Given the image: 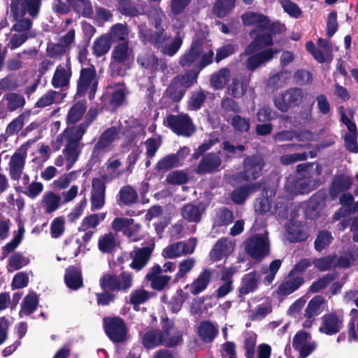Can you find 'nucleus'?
I'll return each instance as SVG.
<instances>
[{
  "instance_id": "a18cd8bd",
  "label": "nucleus",
  "mask_w": 358,
  "mask_h": 358,
  "mask_svg": "<svg viewBox=\"0 0 358 358\" xmlns=\"http://www.w3.org/2000/svg\"><path fill=\"white\" fill-rule=\"evenodd\" d=\"M128 29L125 24L117 23L113 25L108 32L106 34L110 41L115 42L124 41L128 36Z\"/></svg>"
},
{
  "instance_id": "dca6fc26",
  "label": "nucleus",
  "mask_w": 358,
  "mask_h": 358,
  "mask_svg": "<svg viewBox=\"0 0 358 358\" xmlns=\"http://www.w3.org/2000/svg\"><path fill=\"white\" fill-rule=\"evenodd\" d=\"M197 241L194 238H189L187 241H180L171 244L162 251L164 258L174 259L187 254L194 252Z\"/></svg>"
},
{
  "instance_id": "39448f33",
  "label": "nucleus",
  "mask_w": 358,
  "mask_h": 358,
  "mask_svg": "<svg viewBox=\"0 0 358 358\" xmlns=\"http://www.w3.org/2000/svg\"><path fill=\"white\" fill-rule=\"evenodd\" d=\"M31 145V142L28 141L17 148L10 156H7L8 161L6 171L10 178L24 186H27L30 181V177L24 172V169Z\"/></svg>"
},
{
  "instance_id": "20e7f679",
  "label": "nucleus",
  "mask_w": 358,
  "mask_h": 358,
  "mask_svg": "<svg viewBox=\"0 0 358 358\" xmlns=\"http://www.w3.org/2000/svg\"><path fill=\"white\" fill-rule=\"evenodd\" d=\"M213 51L211 45L203 39L195 38L189 49L180 58L179 64L183 68H192L198 73L213 62Z\"/></svg>"
},
{
  "instance_id": "774afa93",
  "label": "nucleus",
  "mask_w": 358,
  "mask_h": 358,
  "mask_svg": "<svg viewBox=\"0 0 358 358\" xmlns=\"http://www.w3.org/2000/svg\"><path fill=\"white\" fill-rule=\"evenodd\" d=\"M188 294L185 293L182 289L176 292L175 295L171 299L169 303L170 308L173 313H178L181 309L182 303L187 299Z\"/></svg>"
},
{
  "instance_id": "c03bdc74",
  "label": "nucleus",
  "mask_w": 358,
  "mask_h": 358,
  "mask_svg": "<svg viewBox=\"0 0 358 358\" xmlns=\"http://www.w3.org/2000/svg\"><path fill=\"white\" fill-rule=\"evenodd\" d=\"M259 189V183H255L251 185L241 187L233 192L231 194V199L233 201L236 203H242L245 200L248 194L256 192Z\"/></svg>"
},
{
  "instance_id": "052dcab7",
  "label": "nucleus",
  "mask_w": 358,
  "mask_h": 358,
  "mask_svg": "<svg viewBox=\"0 0 358 358\" xmlns=\"http://www.w3.org/2000/svg\"><path fill=\"white\" fill-rule=\"evenodd\" d=\"M178 156L175 155H169L161 159L156 165V169L159 171L165 172L168 170L177 166L178 164Z\"/></svg>"
},
{
  "instance_id": "de8ad7c7",
  "label": "nucleus",
  "mask_w": 358,
  "mask_h": 358,
  "mask_svg": "<svg viewBox=\"0 0 358 358\" xmlns=\"http://www.w3.org/2000/svg\"><path fill=\"white\" fill-rule=\"evenodd\" d=\"M22 86L19 76L15 74H8L0 80V90L13 92Z\"/></svg>"
},
{
  "instance_id": "0eeeda50",
  "label": "nucleus",
  "mask_w": 358,
  "mask_h": 358,
  "mask_svg": "<svg viewBox=\"0 0 358 358\" xmlns=\"http://www.w3.org/2000/svg\"><path fill=\"white\" fill-rule=\"evenodd\" d=\"M173 334V338H169L162 335L159 330H154L147 332L143 338V343L147 348H154L160 344L168 347H172L178 345L182 340V334L180 331L170 327L166 329V336Z\"/></svg>"
},
{
  "instance_id": "ea45409f",
  "label": "nucleus",
  "mask_w": 358,
  "mask_h": 358,
  "mask_svg": "<svg viewBox=\"0 0 358 358\" xmlns=\"http://www.w3.org/2000/svg\"><path fill=\"white\" fill-rule=\"evenodd\" d=\"M65 282L68 287L77 289L82 287L83 280L80 270L75 267L66 268L65 273Z\"/></svg>"
},
{
  "instance_id": "f3484780",
  "label": "nucleus",
  "mask_w": 358,
  "mask_h": 358,
  "mask_svg": "<svg viewBox=\"0 0 358 358\" xmlns=\"http://www.w3.org/2000/svg\"><path fill=\"white\" fill-rule=\"evenodd\" d=\"M343 327V315L341 312L326 314L321 319L319 331L327 335H334Z\"/></svg>"
},
{
  "instance_id": "3c124183",
  "label": "nucleus",
  "mask_w": 358,
  "mask_h": 358,
  "mask_svg": "<svg viewBox=\"0 0 358 358\" xmlns=\"http://www.w3.org/2000/svg\"><path fill=\"white\" fill-rule=\"evenodd\" d=\"M87 106L85 101H78L69 110L67 115V120L70 123H76L80 120Z\"/></svg>"
},
{
  "instance_id": "5fc2aeb1",
  "label": "nucleus",
  "mask_w": 358,
  "mask_h": 358,
  "mask_svg": "<svg viewBox=\"0 0 358 358\" xmlns=\"http://www.w3.org/2000/svg\"><path fill=\"white\" fill-rule=\"evenodd\" d=\"M133 219L124 217H116L111 223L112 229L118 232L123 231L125 236H131V229L129 227L133 224Z\"/></svg>"
},
{
  "instance_id": "bb28decb",
  "label": "nucleus",
  "mask_w": 358,
  "mask_h": 358,
  "mask_svg": "<svg viewBox=\"0 0 358 358\" xmlns=\"http://www.w3.org/2000/svg\"><path fill=\"white\" fill-rule=\"evenodd\" d=\"M62 197L52 191H48L42 196L40 207L47 214L56 211L62 204Z\"/></svg>"
},
{
  "instance_id": "e433bc0d",
  "label": "nucleus",
  "mask_w": 358,
  "mask_h": 358,
  "mask_svg": "<svg viewBox=\"0 0 358 358\" xmlns=\"http://www.w3.org/2000/svg\"><path fill=\"white\" fill-rule=\"evenodd\" d=\"M325 307V299L321 296L313 297L305 309V317L310 319L320 315Z\"/></svg>"
},
{
  "instance_id": "680f3d73",
  "label": "nucleus",
  "mask_w": 358,
  "mask_h": 358,
  "mask_svg": "<svg viewBox=\"0 0 358 358\" xmlns=\"http://www.w3.org/2000/svg\"><path fill=\"white\" fill-rule=\"evenodd\" d=\"M18 185L15 188L16 190L20 191L22 188L27 187V191L24 192V193L31 199L36 198L41 194L44 188L43 185L40 182H29L27 186H24L21 183Z\"/></svg>"
},
{
  "instance_id": "c9c22d12",
  "label": "nucleus",
  "mask_w": 358,
  "mask_h": 358,
  "mask_svg": "<svg viewBox=\"0 0 358 358\" xmlns=\"http://www.w3.org/2000/svg\"><path fill=\"white\" fill-rule=\"evenodd\" d=\"M117 245V239L112 232L101 236L98 241V248L103 253L113 252Z\"/></svg>"
},
{
  "instance_id": "6e6552de",
  "label": "nucleus",
  "mask_w": 358,
  "mask_h": 358,
  "mask_svg": "<svg viewBox=\"0 0 358 358\" xmlns=\"http://www.w3.org/2000/svg\"><path fill=\"white\" fill-rule=\"evenodd\" d=\"M98 80L94 66L83 68L77 83L76 96H83L88 94L90 99H94L97 90Z\"/></svg>"
},
{
  "instance_id": "0e129e2a",
  "label": "nucleus",
  "mask_w": 358,
  "mask_h": 358,
  "mask_svg": "<svg viewBox=\"0 0 358 358\" xmlns=\"http://www.w3.org/2000/svg\"><path fill=\"white\" fill-rule=\"evenodd\" d=\"M333 237L327 231H320L315 241V248L320 252L326 248L331 243Z\"/></svg>"
},
{
  "instance_id": "473e14b6",
  "label": "nucleus",
  "mask_w": 358,
  "mask_h": 358,
  "mask_svg": "<svg viewBox=\"0 0 358 358\" xmlns=\"http://www.w3.org/2000/svg\"><path fill=\"white\" fill-rule=\"evenodd\" d=\"M152 253V250L149 248H137L131 253L132 262L130 266L132 268L137 271L143 268L148 263Z\"/></svg>"
},
{
  "instance_id": "2f4dec72",
  "label": "nucleus",
  "mask_w": 358,
  "mask_h": 358,
  "mask_svg": "<svg viewBox=\"0 0 358 358\" xmlns=\"http://www.w3.org/2000/svg\"><path fill=\"white\" fill-rule=\"evenodd\" d=\"M210 278L211 273L208 270H204L192 283L187 285L185 289H188L193 295H197L206 289Z\"/></svg>"
},
{
  "instance_id": "7ed1b4c3",
  "label": "nucleus",
  "mask_w": 358,
  "mask_h": 358,
  "mask_svg": "<svg viewBox=\"0 0 358 358\" xmlns=\"http://www.w3.org/2000/svg\"><path fill=\"white\" fill-rule=\"evenodd\" d=\"M87 126V124H80L76 127H68L57 136V141L65 142L66 145L62 155L55 159V164L57 166H64L66 170H69L73 166L81 153L83 145L80 141Z\"/></svg>"
},
{
  "instance_id": "603ef678",
  "label": "nucleus",
  "mask_w": 358,
  "mask_h": 358,
  "mask_svg": "<svg viewBox=\"0 0 358 358\" xmlns=\"http://www.w3.org/2000/svg\"><path fill=\"white\" fill-rule=\"evenodd\" d=\"M29 263V259L17 252L10 256L8 259V271L13 272L19 270Z\"/></svg>"
},
{
  "instance_id": "4be33fe9",
  "label": "nucleus",
  "mask_w": 358,
  "mask_h": 358,
  "mask_svg": "<svg viewBox=\"0 0 358 358\" xmlns=\"http://www.w3.org/2000/svg\"><path fill=\"white\" fill-rule=\"evenodd\" d=\"M293 347L299 352L300 357H308L315 348V343L310 335L306 332H298L293 339Z\"/></svg>"
},
{
  "instance_id": "aec40b11",
  "label": "nucleus",
  "mask_w": 358,
  "mask_h": 358,
  "mask_svg": "<svg viewBox=\"0 0 358 358\" xmlns=\"http://www.w3.org/2000/svg\"><path fill=\"white\" fill-rule=\"evenodd\" d=\"M318 48H316L312 41H308L306 44V50L320 63L331 59L332 49L327 41L319 38L317 41Z\"/></svg>"
},
{
  "instance_id": "72a5a7b5",
  "label": "nucleus",
  "mask_w": 358,
  "mask_h": 358,
  "mask_svg": "<svg viewBox=\"0 0 358 358\" xmlns=\"http://www.w3.org/2000/svg\"><path fill=\"white\" fill-rule=\"evenodd\" d=\"M204 209L198 205L188 203L180 210L181 216L189 222L198 223L201 221Z\"/></svg>"
},
{
  "instance_id": "09e8293b",
  "label": "nucleus",
  "mask_w": 358,
  "mask_h": 358,
  "mask_svg": "<svg viewBox=\"0 0 358 358\" xmlns=\"http://www.w3.org/2000/svg\"><path fill=\"white\" fill-rule=\"evenodd\" d=\"M63 98L64 95L62 93L50 90L38 99L36 105L39 108L46 107L52 103L60 102Z\"/></svg>"
},
{
  "instance_id": "423d86ee",
  "label": "nucleus",
  "mask_w": 358,
  "mask_h": 358,
  "mask_svg": "<svg viewBox=\"0 0 358 358\" xmlns=\"http://www.w3.org/2000/svg\"><path fill=\"white\" fill-rule=\"evenodd\" d=\"M143 133V128L139 125L120 126L117 128L112 127L106 129L100 136L98 142L95 144L94 152H99L101 151L108 152L110 150L112 143L119 138V134L125 136L128 141H131L138 135Z\"/></svg>"
},
{
  "instance_id": "338daca9",
  "label": "nucleus",
  "mask_w": 358,
  "mask_h": 358,
  "mask_svg": "<svg viewBox=\"0 0 358 358\" xmlns=\"http://www.w3.org/2000/svg\"><path fill=\"white\" fill-rule=\"evenodd\" d=\"M230 122L234 129L240 132H247L250 127V119L239 115L233 116Z\"/></svg>"
},
{
  "instance_id": "1a4fd4ad",
  "label": "nucleus",
  "mask_w": 358,
  "mask_h": 358,
  "mask_svg": "<svg viewBox=\"0 0 358 358\" xmlns=\"http://www.w3.org/2000/svg\"><path fill=\"white\" fill-rule=\"evenodd\" d=\"M299 206L291 204L288 208L289 222L286 224V238L290 242H299L305 241L308 235L305 231L304 226L296 220L299 215Z\"/></svg>"
},
{
  "instance_id": "e2e57ef3",
  "label": "nucleus",
  "mask_w": 358,
  "mask_h": 358,
  "mask_svg": "<svg viewBox=\"0 0 358 358\" xmlns=\"http://www.w3.org/2000/svg\"><path fill=\"white\" fill-rule=\"evenodd\" d=\"M230 76V71L227 69H222L211 76V84L216 89L224 87Z\"/></svg>"
},
{
  "instance_id": "bf43d9fd",
  "label": "nucleus",
  "mask_w": 358,
  "mask_h": 358,
  "mask_svg": "<svg viewBox=\"0 0 358 358\" xmlns=\"http://www.w3.org/2000/svg\"><path fill=\"white\" fill-rule=\"evenodd\" d=\"M336 267L347 268L358 260V250H354L351 252L344 253L339 257H334Z\"/></svg>"
},
{
  "instance_id": "f8f14e48",
  "label": "nucleus",
  "mask_w": 358,
  "mask_h": 358,
  "mask_svg": "<svg viewBox=\"0 0 358 358\" xmlns=\"http://www.w3.org/2000/svg\"><path fill=\"white\" fill-rule=\"evenodd\" d=\"M164 122L176 134L189 137L195 131L194 125L187 114L169 115Z\"/></svg>"
},
{
  "instance_id": "69168bd1",
  "label": "nucleus",
  "mask_w": 358,
  "mask_h": 358,
  "mask_svg": "<svg viewBox=\"0 0 358 358\" xmlns=\"http://www.w3.org/2000/svg\"><path fill=\"white\" fill-rule=\"evenodd\" d=\"M195 259L194 258H187L181 261L178 264V271L176 274L175 280L184 278L194 266Z\"/></svg>"
},
{
  "instance_id": "f257e3e1",
  "label": "nucleus",
  "mask_w": 358,
  "mask_h": 358,
  "mask_svg": "<svg viewBox=\"0 0 358 358\" xmlns=\"http://www.w3.org/2000/svg\"><path fill=\"white\" fill-rule=\"evenodd\" d=\"M241 18L244 24L255 25L249 34L252 41L241 55V57H248L245 66L252 71L270 62L280 52L278 49L267 48L273 45L272 34L283 30L285 27L280 23L271 24L266 16L252 12L243 14Z\"/></svg>"
},
{
  "instance_id": "393cba45",
  "label": "nucleus",
  "mask_w": 358,
  "mask_h": 358,
  "mask_svg": "<svg viewBox=\"0 0 358 358\" xmlns=\"http://www.w3.org/2000/svg\"><path fill=\"white\" fill-rule=\"evenodd\" d=\"M234 249V243L232 241L222 238L220 239L210 252V257L214 262L219 261L231 254Z\"/></svg>"
},
{
  "instance_id": "a19ab883",
  "label": "nucleus",
  "mask_w": 358,
  "mask_h": 358,
  "mask_svg": "<svg viewBox=\"0 0 358 358\" xmlns=\"http://www.w3.org/2000/svg\"><path fill=\"white\" fill-rule=\"evenodd\" d=\"M217 333V327L209 322H202L198 327V334L204 342H211Z\"/></svg>"
},
{
  "instance_id": "f704fd0d",
  "label": "nucleus",
  "mask_w": 358,
  "mask_h": 358,
  "mask_svg": "<svg viewBox=\"0 0 358 358\" xmlns=\"http://www.w3.org/2000/svg\"><path fill=\"white\" fill-rule=\"evenodd\" d=\"M298 174H303L308 179L319 180L322 172V167L317 163H304L297 165Z\"/></svg>"
},
{
  "instance_id": "58836bf2",
  "label": "nucleus",
  "mask_w": 358,
  "mask_h": 358,
  "mask_svg": "<svg viewBox=\"0 0 358 358\" xmlns=\"http://www.w3.org/2000/svg\"><path fill=\"white\" fill-rule=\"evenodd\" d=\"M38 299L34 292H29L22 300L21 309L19 313L20 317L29 315L33 313L38 306Z\"/></svg>"
},
{
  "instance_id": "4c0bfd02",
  "label": "nucleus",
  "mask_w": 358,
  "mask_h": 358,
  "mask_svg": "<svg viewBox=\"0 0 358 358\" xmlns=\"http://www.w3.org/2000/svg\"><path fill=\"white\" fill-rule=\"evenodd\" d=\"M260 276L256 272H252L245 275L242 279L239 289L240 294H248L254 292L257 288Z\"/></svg>"
},
{
  "instance_id": "6ab92c4d",
  "label": "nucleus",
  "mask_w": 358,
  "mask_h": 358,
  "mask_svg": "<svg viewBox=\"0 0 358 358\" xmlns=\"http://www.w3.org/2000/svg\"><path fill=\"white\" fill-rule=\"evenodd\" d=\"M105 331L108 336L114 342L122 341L126 336V327L124 321L119 317L104 319Z\"/></svg>"
},
{
  "instance_id": "79ce46f5",
  "label": "nucleus",
  "mask_w": 358,
  "mask_h": 358,
  "mask_svg": "<svg viewBox=\"0 0 358 358\" xmlns=\"http://www.w3.org/2000/svg\"><path fill=\"white\" fill-rule=\"evenodd\" d=\"M248 83V80L243 76L236 78L229 87V94L235 98L241 97L245 93Z\"/></svg>"
},
{
  "instance_id": "5701e85b",
  "label": "nucleus",
  "mask_w": 358,
  "mask_h": 358,
  "mask_svg": "<svg viewBox=\"0 0 358 358\" xmlns=\"http://www.w3.org/2000/svg\"><path fill=\"white\" fill-rule=\"evenodd\" d=\"M146 278L151 282L152 287L157 290L163 289L171 279V276L162 274V268L158 264L150 269Z\"/></svg>"
},
{
  "instance_id": "7c9ffc66",
  "label": "nucleus",
  "mask_w": 358,
  "mask_h": 358,
  "mask_svg": "<svg viewBox=\"0 0 358 358\" xmlns=\"http://www.w3.org/2000/svg\"><path fill=\"white\" fill-rule=\"evenodd\" d=\"M352 185V179L348 176L341 174L334 177L329 189L332 197L337 196L340 193L349 189Z\"/></svg>"
},
{
  "instance_id": "13d9d810",
  "label": "nucleus",
  "mask_w": 358,
  "mask_h": 358,
  "mask_svg": "<svg viewBox=\"0 0 358 358\" xmlns=\"http://www.w3.org/2000/svg\"><path fill=\"white\" fill-rule=\"evenodd\" d=\"M236 0H217L215 3L213 12L220 17L226 16L234 8Z\"/></svg>"
},
{
  "instance_id": "9d476101",
  "label": "nucleus",
  "mask_w": 358,
  "mask_h": 358,
  "mask_svg": "<svg viewBox=\"0 0 358 358\" xmlns=\"http://www.w3.org/2000/svg\"><path fill=\"white\" fill-rule=\"evenodd\" d=\"M268 192L263 193L262 196L258 198L255 203V211L259 213H277L279 218L288 217L289 206L285 204V198H278L275 204L273 206L270 198L268 196Z\"/></svg>"
},
{
  "instance_id": "b1692460",
  "label": "nucleus",
  "mask_w": 358,
  "mask_h": 358,
  "mask_svg": "<svg viewBox=\"0 0 358 358\" xmlns=\"http://www.w3.org/2000/svg\"><path fill=\"white\" fill-rule=\"evenodd\" d=\"M92 185V209L99 210L105 203L106 186L103 181L99 178L93 179Z\"/></svg>"
},
{
  "instance_id": "4468645a",
  "label": "nucleus",
  "mask_w": 358,
  "mask_h": 358,
  "mask_svg": "<svg viewBox=\"0 0 358 358\" xmlns=\"http://www.w3.org/2000/svg\"><path fill=\"white\" fill-rule=\"evenodd\" d=\"M263 166V159L260 156L247 157L244 161V173L234 175L233 179L237 182L255 180L260 176Z\"/></svg>"
},
{
  "instance_id": "49530a36",
  "label": "nucleus",
  "mask_w": 358,
  "mask_h": 358,
  "mask_svg": "<svg viewBox=\"0 0 358 358\" xmlns=\"http://www.w3.org/2000/svg\"><path fill=\"white\" fill-rule=\"evenodd\" d=\"M119 201L124 205L129 206L138 199L136 191L130 185L122 187L118 194Z\"/></svg>"
},
{
  "instance_id": "6e6d98bb",
  "label": "nucleus",
  "mask_w": 358,
  "mask_h": 358,
  "mask_svg": "<svg viewBox=\"0 0 358 358\" xmlns=\"http://www.w3.org/2000/svg\"><path fill=\"white\" fill-rule=\"evenodd\" d=\"M178 79H173L171 85L169 86L166 91V94L174 101H180L184 96L185 89L179 83L178 84Z\"/></svg>"
},
{
  "instance_id": "2eb2a0df",
  "label": "nucleus",
  "mask_w": 358,
  "mask_h": 358,
  "mask_svg": "<svg viewBox=\"0 0 358 358\" xmlns=\"http://www.w3.org/2000/svg\"><path fill=\"white\" fill-rule=\"evenodd\" d=\"M303 98L302 90L292 88L275 97V106L282 112H286L289 108L299 105Z\"/></svg>"
},
{
  "instance_id": "a211bd4d",
  "label": "nucleus",
  "mask_w": 358,
  "mask_h": 358,
  "mask_svg": "<svg viewBox=\"0 0 358 358\" xmlns=\"http://www.w3.org/2000/svg\"><path fill=\"white\" fill-rule=\"evenodd\" d=\"M26 103L24 96L16 92L5 94L0 101V115L4 116L7 113H12L22 109Z\"/></svg>"
},
{
  "instance_id": "864d4df0",
  "label": "nucleus",
  "mask_w": 358,
  "mask_h": 358,
  "mask_svg": "<svg viewBox=\"0 0 358 358\" xmlns=\"http://www.w3.org/2000/svg\"><path fill=\"white\" fill-rule=\"evenodd\" d=\"M121 165L122 163L119 159L115 157L109 159L106 163L107 175L106 178L113 180L120 177L123 173V171L120 169Z\"/></svg>"
},
{
  "instance_id": "c756f323",
  "label": "nucleus",
  "mask_w": 358,
  "mask_h": 358,
  "mask_svg": "<svg viewBox=\"0 0 358 358\" xmlns=\"http://www.w3.org/2000/svg\"><path fill=\"white\" fill-rule=\"evenodd\" d=\"M303 282L301 277L290 275L289 273V276L278 286L277 294L280 296H287L298 289Z\"/></svg>"
},
{
  "instance_id": "ddd939ff",
  "label": "nucleus",
  "mask_w": 358,
  "mask_h": 358,
  "mask_svg": "<svg viewBox=\"0 0 358 358\" xmlns=\"http://www.w3.org/2000/svg\"><path fill=\"white\" fill-rule=\"evenodd\" d=\"M296 179L289 178L286 182L285 188L290 194H308L317 188L320 185V180L308 179L303 174Z\"/></svg>"
},
{
  "instance_id": "412c9836",
  "label": "nucleus",
  "mask_w": 358,
  "mask_h": 358,
  "mask_svg": "<svg viewBox=\"0 0 358 358\" xmlns=\"http://www.w3.org/2000/svg\"><path fill=\"white\" fill-rule=\"evenodd\" d=\"M72 76L70 59L68 57L66 62L59 64L56 67L51 80V84L55 88H64L69 85Z\"/></svg>"
},
{
  "instance_id": "37998d69",
  "label": "nucleus",
  "mask_w": 358,
  "mask_h": 358,
  "mask_svg": "<svg viewBox=\"0 0 358 358\" xmlns=\"http://www.w3.org/2000/svg\"><path fill=\"white\" fill-rule=\"evenodd\" d=\"M106 215V213H101L91 214L88 216H86L82 220V222L78 227V230L80 231H86L90 229L96 228L102 221L104 220Z\"/></svg>"
},
{
  "instance_id": "4d7b16f0",
  "label": "nucleus",
  "mask_w": 358,
  "mask_h": 358,
  "mask_svg": "<svg viewBox=\"0 0 358 358\" xmlns=\"http://www.w3.org/2000/svg\"><path fill=\"white\" fill-rule=\"evenodd\" d=\"M26 117L25 114H21L8 124L5 131L6 138L18 133L22 129L24 124Z\"/></svg>"
},
{
  "instance_id": "8fccbe9b",
  "label": "nucleus",
  "mask_w": 358,
  "mask_h": 358,
  "mask_svg": "<svg viewBox=\"0 0 358 358\" xmlns=\"http://www.w3.org/2000/svg\"><path fill=\"white\" fill-rule=\"evenodd\" d=\"M110 48V41L106 34L95 40L93 45V52L96 57L107 53Z\"/></svg>"
},
{
  "instance_id": "a878e982",
  "label": "nucleus",
  "mask_w": 358,
  "mask_h": 358,
  "mask_svg": "<svg viewBox=\"0 0 358 358\" xmlns=\"http://www.w3.org/2000/svg\"><path fill=\"white\" fill-rule=\"evenodd\" d=\"M113 62L111 64L113 67L116 64H129L134 59V53L127 43H122L115 46L113 50Z\"/></svg>"
},
{
  "instance_id": "c85d7f7f",
  "label": "nucleus",
  "mask_w": 358,
  "mask_h": 358,
  "mask_svg": "<svg viewBox=\"0 0 358 358\" xmlns=\"http://www.w3.org/2000/svg\"><path fill=\"white\" fill-rule=\"evenodd\" d=\"M222 164L218 153H209L205 155L197 166L196 172L199 173H210L217 169Z\"/></svg>"
},
{
  "instance_id": "cd10ccee",
  "label": "nucleus",
  "mask_w": 358,
  "mask_h": 358,
  "mask_svg": "<svg viewBox=\"0 0 358 358\" xmlns=\"http://www.w3.org/2000/svg\"><path fill=\"white\" fill-rule=\"evenodd\" d=\"M341 120L348 127L350 133L345 136L346 148L351 152H358V144L357 142V127L345 114L341 115Z\"/></svg>"
},
{
  "instance_id": "f03ea898",
  "label": "nucleus",
  "mask_w": 358,
  "mask_h": 358,
  "mask_svg": "<svg viewBox=\"0 0 358 358\" xmlns=\"http://www.w3.org/2000/svg\"><path fill=\"white\" fill-rule=\"evenodd\" d=\"M150 17L155 22L156 33L151 34L150 31L145 27V25L139 26V35L142 41L144 42H150L158 48H162V52L166 55H174L180 48L184 33L177 31V35L171 42H166L167 36L164 34V29L162 24L166 20V15L163 11L155 8L150 10Z\"/></svg>"
},
{
  "instance_id": "9b49d317",
  "label": "nucleus",
  "mask_w": 358,
  "mask_h": 358,
  "mask_svg": "<svg viewBox=\"0 0 358 358\" xmlns=\"http://www.w3.org/2000/svg\"><path fill=\"white\" fill-rule=\"evenodd\" d=\"M244 245L245 251L253 259H262L269 252V241L266 233L252 236L245 241Z\"/></svg>"
}]
</instances>
